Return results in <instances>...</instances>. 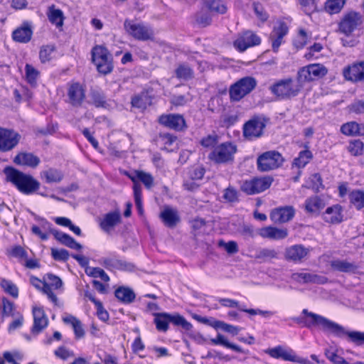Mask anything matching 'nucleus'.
I'll use <instances>...</instances> for the list:
<instances>
[{"instance_id":"nucleus-37","label":"nucleus","mask_w":364,"mask_h":364,"mask_svg":"<svg viewBox=\"0 0 364 364\" xmlns=\"http://www.w3.org/2000/svg\"><path fill=\"white\" fill-rule=\"evenodd\" d=\"M278 252L271 248H260L257 250L254 258L258 259L260 262H267L272 259L278 258Z\"/></svg>"},{"instance_id":"nucleus-35","label":"nucleus","mask_w":364,"mask_h":364,"mask_svg":"<svg viewBox=\"0 0 364 364\" xmlns=\"http://www.w3.org/2000/svg\"><path fill=\"white\" fill-rule=\"evenodd\" d=\"M115 296L124 304H130L136 298L133 290L129 287H119L114 291Z\"/></svg>"},{"instance_id":"nucleus-46","label":"nucleus","mask_w":364,"mask_h":364,"mask_svg":"<svg viewBox=\"0 0 364 364\" xmlns=\"http://www.w3.org/2000/svg\"><path fill=\"white\" fill-rule=\"evenodd\" d=\"M26 81L32 86H35L40 76L39 71L33 65L26 64L25 66Z\"/></svg>"},{"instance_id":"nucleus-54","label":"nucleus","mask_w":364,"mask_h":364,"mask_svg":"<svg viewBox=\"0 0 364 364\" xmlns=\"http://www.w3.org/2000/svg\"><path fill=\"white\" fill-rule=\"evenodd\" d=\"M289 28L284 22L279 21L274 26L272 31L270 34H273V36H279L284 38L288 33Z\"/></svg>"},{"instance_id":"nucleus-56","label":"nucleus","mask_w":364,"mask_h":364,"mask_svg":"<svg viewBox=\"0 0 364 364\" xmlns=\"http://www.w3.org/2000/svg\"><path fill=\"white\" fill-rule=\"evenodd\" d=\"M133 191L136 207L139 211V213L141 215L143 213L141 188L139 185L135 184V186H133Z\"/></svg>"},{"instance_id":"nucleus-14","label":"nucleus","mask_w":364,"mask_h":364,"mask_svg":"<svg viewBox=\"0 0 364 364\" xmlns=\"http://www.w3.org/2000/svg\"><path fill=\"white\" fill-rule=\"evenodd\" d=\"M309 253L310 248L302 245H294L285 249L284 258L288 262L301 264L307 259Z\"/></svg>"},{"instance_id":"nucleus-21","label":"nucleus","mask_w":364,"mask_h":364,"mask_svg":"<svg viewBox=\"0 0 364 364\" xmlns=\"http://www.w3.org/2000/svg\"><path fill=\"white\" fill-rule=\"evenodd\" d=\"M159 122L168 128L177 131H181L186 127V122L183 116L176 114L161 115L159 118Z\"/></svg>"},{"instance_id":"nucleus-58","label":"nucleus","mask_w":364,"mask_h":364,"mask_svg":"<svg viewBox=\"0 0 364 364\" xmlns=\"http://www.w3.org/2000/svg\"><path fill=\"white\" fill-rule=\"evenodd\" d=\"M51 255L56 261L65 262L69 259V252L65 249H51Z\"/></svg>"},{"instance_id":"nucleus-28","label":"nucleus","mask_w":364,"mask_h":364,"mask_svg":"<svg viewBox=\"0 0 364 364\" xmlns=\"http://www.w3.org/2000/svg\"><path fill=\"white\" fill-rule=\"evenodd\" d=\"M14 161L18 165L36 168L39 165L41 160L32 153L21 152L15 156Z\"/></svg>"},{"instance_id":"nucleus-17","label":"nucleus","mask_w":364,"mask_h":364,"mask_svg":"<svg viewBox=\"0 0 364 364\" xmlns=\"http://www.w3.org/2000/svg\"><path fill=\"white\" fill-rule=\"evenodd\" d=\"M343 75L348 81L358 82L364 81V60L355 62L343 70Z\"/></svg>"},{"instance_id":"nucleus-3","label":"nucleus","mask_w":364,"mask_h":364,"mask_svg":"<svg viewBox=\"0 0 364 364\" xmlns=\"http://www.w3.org/2000/svg\"><path fill=\"white\" fill-rule=\"evenodd\" d=\"M153 315L156 328L161 332H166L168 330L169 323L176 326H181L187 331H191L193 328V325L178 313H154Z\"/></svg>"},{"instance_id":"nucleus-39","label":"nucleus","mask_w":364,"mask_h":364,"mask_svg":"<svg viewBox=\"0 0 364 364\" xmlns=\"http://www.w3.org/2000/svg\"><path fill=\"white\" fill-rule=\"evenodd\" d=\"M210 342L213 345L223 346L230 348L235 352H238V353L243 352L242 348L240 346L229 342L228 341V339L226 338V337L220 333H218L215 338H211Z\"/></svg>"},{"instance_id":"nucleus-24","label":"nucleus","mask_w":364,"mask_h":364,"mask_svg":"<svg viewBox=\"0 0 364 364\" xmlns=\"http://www.w3.org/2000/svg\"><path fill=\"white\" fill-rule=\"evenodd\" d=\"M258 234L263 238L273 240H279L288 236V230L286 228H278L273 226H267L260 228Z\"/></svg>"},{"instance_id":"nucleus-55","label":"nucleus","mask_w":364,"mask_h":364,"mask_svg":"<svg viewBox=\"0 0 364 364\" xmlns=\"http://www.w3.org/2000/svg\"><path fill=\"white\" fill-rule=\"evenodd\" d=\"M1 312L3 316H14V311L15 310L14 304L6 298L2 299L1 301Z\"/></svg>"},{"instance_id":"nucleus-64","label":"nucleus","mask_w":364,"mask_h":364,"mask_svg":"<svg viewBox=\"0 0 364 364\" xmlns=\"http://www.w3.org/2000/svg\"><path fill=\"white\" fill-rule=\"evenodd\" d=\"M11 255L18 259H26L27 252L20 245L14 246L11 250Z\"/></svg>"},{"instance_id":"nucleus-5","label":"nucleus","mask_w":364,"mask_h":364,"mask_svg":"<svg viewBox=\"0 0 364 364\" xmlns=\"http://www.w3.org/2000/svg\"><path fill=\"white\" fill-rule=\"evenodd\" d=\"M272 94L279 100H287L296 97L301 90V86L290 78L277 80L269 87Z\"/></svg>"},{"instance_id":"nucleus-33","label":"nucleus","mask_w":364,"mask_h":364,"mask_svg":"<svg viewBox=\"0 0 364 364\" xmlns=\"http://www.w3.org/2000/svg\"><path fill=\"white\" fill-rule=\"evenodd\" d=\"M63 321L65 323L72 326L77 339L82 338L85 336V330L82 327V324L77 318L68 314L63 317Z\"/></svg>"},{"instance_id":"nucleus-16","label":"nucleus","mask_w":364,"mask_h":364,"mask_svg":"<svg viewBox=\"0 0 364 364\" xmlns=\"http://www.w3.org/2000/svg\"><path fill=\"white\" fill-rule=\"evenodd\" d=\"M261 43L260 38L252 31H246L240 34L234 41V46L242 52L250 47L258 46Z\"/></svg>"},{"instance_id":"nucleus-26","label":"nucleus","mask_w":364,"mask_h":364,"mask_svg":"<svg viewBox=\"0 0 364 364\" xmlns=\"http://www.w3.org/2000/svg\"><path fill=\"white\" fill-rule=\"evenodd\" d=\"M120 222L121 215L119 212L112 211L105 215L100 223V226L103 231L109 232Z\"/></svg>"},{"instance_id":"nucleus-30","label":"nucleus","mask_w":364,"mask_h":364,"mask_svg":"<svg viewBox=\"0 0 364 364\" xmlns=\"http://www.w3.org/2000/svg\"><path fill=\"white\" fill-rule=\"evenodd\" d=\"M47 16L49 21L58 28L63 26L65 16L63 11L57 9L54 4L50 5L48 8Z\"/></svg>"},{"instance_id":"nucleus-38","label":"nucleus","mask_w":364,"mask_h":364,"mask_svg":"<svg viewBox=\"0 0 364 364\" xmlns=\"http://www.w3.org/2000/svg\"><path fill=\"white\" fill-rule=\"evenodd\" d=\"M178 138H158L155 140L157 146L167 151H174L178 149Z\"/></svg>"},{"instance_id":"nucleus-10","label":"nucleus","mask_w":364,"mask_h":364,"mask_svg":"<svg viewBox=\"0 0 364 364\" xmlns=\"http://www.w3.org/2000/svg\"><path fill=\"white\" fill-rule=\"evenodd\" d=\"M362 22V16L359 12H347L338 23V32L348 36L361 25Z\"/></svg>"},{"instance_id":"nucleus-61","label":"nucleus","mask_w":364,"mask_h":364,"mask_svg":"<svg viewBox=\"0 0 364 364\" xmlns=\"http://www.w3.org/2000/svg\"><path fill=\"white\" fill-rule=\"evenodd\" d=\"M350 111L355 114L364 113V100H355L349 106Z\"/></svg>"},{"instance_id":"nucleus-63","label":"nucleus","mask_w":364,"mask_h":364,"mask_svg":"<svg viewBox=\"0 0 364 364\" xmlns=\"http://www.w3.org/2000/svg\"><path fill=\"white\" fill-rule=\"evenodd\" d=\"M132 105L133 107L145 109L147 105V99L146 95H137L132 99Z\"/></svg>"},{"instance_id":"nucleus-52","label":"nucleus","mask_w":364,"mask_h":364,"mask_svg":"<svg viewBox=\"0 0 364 364\" xmlns=\"http://www.w3.org/2000/svg\"><path fill=\"white\" fill-rule=\"evenodd\" d=\"M308 183V187L316 192L319 191L321 188H323L322 178L319 173H314L311 175L309 178Z\"/></svg>"},{"instance_id":"nucleus-42","label":"nucleus","mask_w":364,"mask_h":364,"mask_svg":"<svg viewBox=\"0 0 364 364\" xmlns=\"http://www.w3.org/2000/svg\"><path fill=\"white\" fill-rule=\"evenodd\" d=\"M205 6L210 11L223 14L227 11V6L221 0H204Z\"/></svg>"},{"instance_id":"nucleus-12","label":"nucleus","mask_w":364,"mask_h":364,"mask_svg":"<svg viewBox=\"0 0 364 364\" xmlns=\"http://www.w3.org/2000/svg\"><path fill=\"white\" fill-rule=\"evenodd\" d=\"M327 71L326 68L321 64H310L299 70L298 80L300 82H310L323 77Z\"/></svg>"},{"instance_id":"nucleus-1","label":"nucleus","mask_w":364,"mask_h":364,"mask_svg":"<svg viewBox=\"0 0 364 364\" xmlns=\"http://www.w3.org/2000/svg\"><path fill=\"white\" fill-rule=\"evenodd\" d=\"M302 314L308 317L304 321L306 327L319 326H321L323 331H328L337 337L341 338L347 335L350 341L356 345H364V332L347 331L341 325L321 315L309 311L306 309H303Z\"/></svg>"},{"instance_id":"nucleus-59","label":"nucleus","mask_w":364,"mask_h":364,"mask_svg":"<svg viewBox=\"0 0 364 364\" xmlns=\"http://www.w3.org/2000/svg\"><path fill=\"white\" fill-rule=\"evenodd\" d=\"M307 40L306 32L304 29H300L298 36L294 41V46L298 49L302 48L307 43Z\"/></svg>"},{"instance_id":"nucleus-53","label":"nucleus","mask_w":364,"mask_h":364,"mask_svg":"<svg viewBox=\"0 0 364 364\" xmlns=\"http://www.w3.org/2000/svg\"><path fill=\"white\" fill-rule=\"evenodd\" d=\"M54 51V47L52 46H43L39 52V58L41 63L48 62L52 58V54Z\"/></svg>"},{"instance_id":"nucleus-34","label":"nucleus","mask_w":364,"mask_h":364,"mask_svg":"<svg viewBox=\"0 0 364 364\" xmlns=\"http://www.w3.org/2000/svg\"><path fill=\"white\" fill-rule=\"evenodd\" d=\"M160 218L164 225L168 228L175 227L180 220L177 211L170 208H164L160 213Z\"/></svg>"},{"instance_id":"nucleus-27","label":"nucleus","mask_w":364,"mask_h":364,"mask_svg":"<svg viewBox=\"0 0 364 364\" xmlns=\"http://www.w3.org/2000/svg\"><path fill=\"white\" fill-rule=\"evenodd\" d=\"M330 265L333 270L344 273L355 274L359 269V266L355 262L345 259L332 260Z\"/></svg>"},{"instance_id":"nucleus-43","label":"nucleus","mask_w":364,"mask_h":364,"mask_svg":"<svg viewBox=\"0 0 364 364\" xmlns=\"http://www.w3.org/2000/svg\"><path fill=\"white\" fill-rule=\"evenodd\" d=\"M349 199L350 203L358 210L364 207V192L360 190H355L350 193Z\"/></svg>"},{"instance_id":"nucleus-57","label":"nucleus","mask_w":364,"mask_h":364,"mask_svg":"<svg viewBox=\"0 0 364 364\" xmlns=\"http://www.w3.org/2000/svg\"><path fill=\"white\" fill-rule=\"evenodd\" d=\"M363 143L359 139L351 141L348 146V151L353 156L361 155L363 150Z\"/></svg>"},{"instance_id":"nucleus-50","label":"nucleus","mask_w":364,"mask_h":364,"mask_svg":"<svg viewBox=\"0 0 364 364\" xmlns=\"http://www.w3.org/2000/svg\"><path fill=\"white\" fill-rule=\"evenodd\" d=\"M18 143V138H0V151L11 150Z\"/></svg>"},{"instance_id":"nucleus-25","label":"nucleus","mask_w":364,"mask_h":364,"mask_svg":"<svg viewBox=\"0 0 364 364\" xmlns=\"http://www.w3.org/2000/svg\"><path fill=\"white\" fill-rule=\"evenodd\" d=\"M323 220L331 224H338L343 221V208L340 205L328 207L323 214Z\"/></svg>"},{"instance_id":"nucleus-45","label":"nucleus","mask_w":364,"mask_h":364,"mask_svg":"<svg viewBox=\"0 0 364 364\" xmlns=\"http://www.w3.org/2000/svg\"><path fill=\"white\" fill-rule=\"evenodd\" d=\"M346 0H327L325 3V10L330 14L339 13L343 8Z\"/></svg>"},{"instance_id":"nucleus-36","label":"nucleus","mask_w":364,"mask_h":364,"mask_svg":"<svg viewBox=\"0 0 364 364\" xmlns=\"http://www.w3.org/2000/svg\"><path fill=\"white\" fill-rule=\"evenodd\" d=\"M324 207L325 203L323 200L318 196L310 197L305 201V209L308 213H318Z\"/></svg>"},{"instance_id":"nucleus-4","label":"nucleus","mask_w":364,"mask_h":364,"mask_svg":"<svg viewBox=\"0 0 364 364\" xmlns=\"http://www.w3.org/2000/svg\"><path fill=\"white\" fill-rule=\"evenodd\" d=\"M91 57L92 62L100 73L107 75L113 70L112 55L105 46H95L91 50Z\"/></svg>"},{"instance_id":"nucleus-20","label":"nucleus","mask_w":364,"mask_h":364,"mask_svg":"<svg viewBox=\"0 0 364 364\" xmlns=\"http://www.w3.org/2000/svg\"><path fill=\"white\" fill-rule=\"evenodd\" d=\"M68 97L73 106H80L85 98V90L79 82L71 83L68 88Z\"/></svg>"},{"instance_id":"nucleus-13","label":"nucleus","mask_w":364,"mask_h":364,"mask_svg":"<svg viewBox=\"0 0 364 364\" xmlns=\"http://www.w3.org/2000/svg\"><path fill=\"white\" fill-rule=\"evenodd\" d=\"M268 119L262 116H255L243 125V136H261Z\"/></svg>"},{"instance_id":"nucleus-40","label":"nucleus","mask_w":364,"mask_h":364,"mask_svg":"<svg viewBox=\"0 0 364 364\" xmlns=\"http://www.w3.org/2000/svg\"><path fill=\"white\" fill-rule=\"evenodd\" d=\"M313 154L309 149H304L299 153V156L294 159L293 166L298 168L305 167L312 159Z\"/></svg>"},{"instance_id":"nucleus-11","label":"nucleus","mask_w":364,"mask_h":364,"mask_svg":"<svg viewBox=\"0 0 364 364\" xmlns=\"http://www.w3.org/2000/svg\"><path fill=\"white\" fill-rule=\"evenodd\" d=\"M273 180L269 176L254 178L245 181L240 186V189L248 195H254L264 191L269 188Z\"/></svg>"},{"instance_id":"nucleus-31","label":"nucleus","mask_w":364,"mask_h":364,"mask_svg":"<svg viewBox=\"0 0 364 364\" xmlns=\"http://www.w3.org/2000/svg\"><path fill=\"white\" fill-rule=\"evenodd\" d=\"M55 238L58 240L61 244L76 250L82 249V246L78 243L73 237L68 234L64 233L60 231H52Z\"/></svg>"},{"instance_id":"nucleus-2","label":"nucleus","mask_w":364,"mask_h":364,"mask_svg":"<svg viewBox=\"0 0 364 364\" xmlns=\"http://www.w3.org/2000/svg\"><path fill=\"white\" fill-rule=\"evenodd\" d=\"M6 181L11 183L21 193L31 195L40 188V183L31 175L26 174L19 170L7 166L4 168Z\"/></svg>"},{"instance_id":"nucleus-47","label":"nucleus","mask_w":364,"mask_h":364,"mask_svg":"<svg viewBox=\"0 0 364 364\" xmlns=\"http://www.w3.org/2000/svg\"><path fill=\"white\" fill-rule=\"evenodd\" d=\"M176 76L180 79L189 80L193 77V71L187 65L181 64L176 70Z\"/></svg>"},{"instance_id":"nucleus-60","label":"nucleus","mask_w":364,"mask_h":364,"mask_svg":"<svg viewBox=\"0 0 364 364\" xmlns=\"http://www.w3.org/2000/svg\"><path fill=\"white\" fill-rule=\"evenodd\" d=\"M325 355L328 359L335 364H348L343 358L331 350H326Z\"/></svg>"},{"instance_id":"nucleus-23","label":"nucleus","mask_w":364,"mask_h":364,"mask_svg":"<svg viewBox=\"0 0 364 364\" xmlns=\"http://www.w3.org/2000/svg\"><path fill=\"white\" fill-rule=\"evenodd\" d=\"M33 325L31 329V332L33 334H38L45 328L47 327L48 324V319L43 309L39 307H33Z\"/></svg>"},{"instance_id":"nucleus-48","label":"nucleus","mask_w":364,"mask_h":364,"mask_svg":"<svg viewBox=\"0 0 364 364\" xmlns=\"http://www.w3.org/2000/svg\"><path fill=\"white\" fill-rule=\"evenodd\" d=\"M0 285L1 288L9 294L14 298L18 296V289L17 287L11 281L3 279L1 280Z\"/></svg>"},{"instance_id":"nucleus-19","label":"nucleus","mask_w":364,"mask_h":364,"mask_svg":"<svg viewBox=\"0 0 364 364\" xmlns=\"http://www.w3.org/2000/svg\"><path fill=\"white\" fill-rule=\"evenodd\" d=\"M291 279L299 284H324L328 282L327 277L310 272H295L291 274Z\"/></svg>"},{"instance_id":"nucleus-49","label":"nucleus","mask_w":364,"mask_h":364,"mask_svg":"<svg viewBox=\"0 0 364 364\" xmlns=\"http://www.w3.org/2000/svg\"><path fill=\"white\" fill-rule=\"evenodd\" d=\"M86 274L94 278L100 277L104 282H109V277L108 274L100 267H89L85 270Z\"/></svg>"},{"instance_id":"nucleus-51","label":"nucleus","mask_w":364,"mask_h":364,"mask_svg":"<svg viewBox=\"0 0 364 364\" xmlns=\"http://www.w3.org/2000/svg\"><path fill=\"white\" fill-rule=\"evenodd\" d=\"M46 280V281L43 283V287L48 286L50 289L54 288L58 289L63 285V282L60 278L53 274H48Z\"/></svg>"},{"instance_id":"nucleus-18","label":"nucleus","mask_w":364,"mask_h":364,"mask_svg":"<svg viewBox=\"0 0 364 364\" xmlns=\"http://www.w3.org/2000/svg\"><path fill=\"white\" fill-rule=\"evenodd\" d=\"M33 27L31 21H25L12 32V39L17 43H28L32 38Z\"/></svg>"},{"instance_id":"nucleus-8","label":"nucleus","mask_w":364,"mask_h":364,"mask_svg":"<svg viewBox=\"0 0 364 364\" xmlns=\"http://www.w3.org/2000/svg\"><path fill=\"white\" fill-rule=\"evenodd\" d=\"M124 27L126 32L136 40L144 41L153 38V30L143 23L127 19L124 21Z\"/></svg>"},{"instance_id":"nucleus-15","label":"nucleus","mask_w":364,"mask_h":364,"mask_svg":"<svg viewBox=\"0 0 364 364\" xmlns=\"http://www.w3.org/2000/svg\"><path fill=\"white\" fill-rule=\"evenodd\" d=\"M100 264L109 271L119 270L132 272L135 269L134 264L121 259L117 256L102 257L100 259Z\"/></svg>"},{"instance_id":"nucleus-29","label":"nucleus","mask_w":364,"mask_h":364,"mask_svg":"<svg viewBox=\"0 0 364 364\" xmlns=\"http://www.w3.org/2000/svg\"><path fill=\"white\" fill-rule=\"evenodd\" d=\"M127 175L129 176V178L133 182V183H134L133 186H135V184H137L141 188V186L139 183L138 181H140L141 182H142L144 184V186H146V188L148 189L151 188L153 186L154 178L152 177V176L150 173L144 172L142 171H136L134 172V174H133V175L128 174V173Z\"/></svg>"},{"instance_id":"nucleus-9","label":"nucleus","mask_w":364,"mask_h":364,"mask_svg":"<svg viewBox=\"0 0 364 364\" xmlns=\"http://www.w3.org/2000/svg\"><path fill=\"white\" fill-rule=\"evenodd\" d=\"M236 151L237 146L232 143H223L209 154V159L217 164L227 163L233 160Z\"/></svg>"},{"instance_id":"nucleus-32","label":"nucleus","mask_w":364,"mask_h":364,"mask_svg":"<svg viewBox=\"0 0 364 364\" xmlns=\"http://www.w3.org/2000/svg\"><path fill=\"white\" fill-rule=\"evenodd\" d=\"M343 134L347 136H364V126L355 122H349L343 124L341 127Z\"/></svg>"},{"instance_id":"nucleus-41","label":"nucleus","mask_w":364,"mask_h":364,"mask_svg":"<svg viewBox=\"0 0 364 364\" xmlns=\"http://www.w3.org/2000/svg\"><path fill=\"white\" fill-rule=\"evenodd\" d=\"M41 174L48 183H59L63 178V174L60 171L52 168L42 171Z\"/></svg>"},{"instance_id":"nucleus-62","label":"nucleus","mask_w":364,"mask_h":364,"mask_svg":"<svg viewBox=\"0 0 364 364\" xmlns=\"http://www.w3.org/2000/svg\"><path fill=\"white\" fill-rule=\"evenodd\" d=\"M92 99L94 105L97 107H105L107 102L103 94L99 92H93L92 93Z\"/></svg>"},{"instance_id":"nucleus-6","label":"nucleus","mask_w":364,"mask_h":364,"mask_svg":"<svg viewBox=\"0 0 364 364\" xmlns=\"http://www.w3.org/2000/svg\"><path fill=\"white\" fill-rule=\"evenodd\" d=\"M257 81L252 77H245L232 84L229 90L230 99L238 102L250 94L256 87Z\"/></svg>"},{"instance_id":"nucleus-7","label":"nucleus","mask_w":364,"mask_h":364,"mask_svg":"<svg viewBox=\"0 0 364 364\" xmlns=\"http://www.w3.org/2000/svg\"><path fill=\"white\" fill-rule=\"evenodd\" d=\"M284 158L276 151H268L260 154L257 159V167L259 171L267 172L280 167Z\"/></svg>"},{"instance_id":"nucleus-44","label":"nucleus","mask_w":364,"mask_h":364,"mask_svg":"<svg viewBox=\"0 0 364 364\" xmlns=\"http://www.w3.org/2000/svg\"><path fill=\"white\" fill-rule=\"evenodd\" d=\"M285 361L295 362L301 364H308L309 361L306 358H302L296 355L295 352L291 348H284L282 354V358Z\"/></svg>"},{"instance_id":"nucleus-22","label":"nucleus","mask_w":364,"mask_h":364,"mask_svg":"<svg viewBox=\"0 0 364 364\" xmlns=\"http://www.w3.org/2000/svg\"><path fill=\"white\" fill-rule=\"evenodd\" d=\"M292 206H284L273 210L270 213L271 220L276 223H284L289 221L294 216Z\"/></svg>"}]
</instances>
